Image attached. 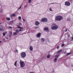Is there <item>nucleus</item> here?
<instances>
[{
    "label": "nucleus",
    "mask_w": 73,
    "mask_h": 73,
    "mask_svg": "<svg viewBox=\"0 0 73 73\" xmlns=\"http://www.w3.org/2000/svg\"><path fill=\"white\" fill-rule=\"evenodd\" d=\"M16 62H17V61Z\"/></svg>",
    "instance_id": "49"
},
{
    "label": "nucleus",
    "mask_w": 73,
    "mask_h": 73,
    "mask_svg": "<svg viewBox=\"0 0 73 73\" xmlns=\"http://www.w3.org/2000/svg\"><path fill=\"white\" fill-rule=\"evenodd\" d=\"M11 17H13V15H11Z\"/></svg>",
    "instance_id": "40"
},
{
    "label": "nucleus",
    "mask_w": 73,
    "mask_h": 73,
    "mask_svg": "<svg viewBox=\"0 0 73 73\" xmlns=\"http://www.w3.org/2000/svg\"><path fill=\"white\" fill-rule=\"evenodd\" d=\"M50 11H52V9L50 8Z\"/></svg>",
    "instance_id": "34"
},
{
    "label": "nucleus",
    "mask_w": 73,
    "mask_h": 73,
    "mask_svg": "<svg viewBox=\"0 0 73 73\" xmlns=\"http://www.w3.org/2000/svg\"><path fill=\"white\" fill-rule=\"evenodd\" d=\"M19 9H18L17 10V11H19Z\"/></svg>",
    "instance_id": "50"
},
{
    "label": "nucleus",
    "mask_w": 73,
    "mask_h": 73,
    "mask_svg": "<svg viewBox=\"0 0 73 73\" xmlns=\"http://www.w3.org/2000/svg\"><path fill=\"white\" fill-rule=\"evenodd\" d=\"M41 34L40 33L37 34V36H36V37H38V38H39V37H40L41 36Z\"/></svg>",
    "instance_id": "8"
},
{
    "label": "nucleus",
    "mask_w": 73,
    "mask_h": 73,
    "mask_svg": "<svg viewBox=\"0 0 73 73\" xmlns=\"http://www.w3.org/2000/svg\"><path fill=\"white\" fill-rule=\"evenodd\" d=\"M23 21H24V22H25V19H23Z\"/></svg>",
    "instance_id": "38"
},
{
    "label": "nucleus",
    "mask_w": 73,
    "mask_h": 73,
    "mask_svg": "<svg viewBox=\"0 0 73 73\" xmlns=\"http://www.w3.org/2000/svg\"><path fill=\"white\" fill-rule=\"evenodd\" d=\"M9 33L10 34V35H9V37H11V36H12V32H11Z\"/></svg>",
    "instance_id": "15"
},
{
    "label": "nucleus",
    "mask_w": 73,
    "mask_h": 73,
    "mask_svg": "<svg viewBox=\"0 0 73 73\" xmlns=\"http://www.w3.org/2000/svg\"><path fill=\"white\" fill-rule=\"evenodd\" d=\"M54 4V3H50V4Z\"/></svg>",
    "instance_id": "37"
},
{
    "label": "nucleus",
    "mask_w": 73,
    "mask_h": 73,
    "mask_svg": "<svg viewBox=\"0 0 73 73\" xmlns=\"http://www.w3.org/2000/svg\"><path fill=\"white\" fill-rule=\"evenodd\" d=\"M19 20H21V16H19Z\"/></svg>",
    "instance_id": "25"
},
{
    "label": "nucleus",
    "mask_w": 73,
    "mask_h": 73,
    "mask_svg": "<svg viewBox=\"0 0 73 73\" xmlns=\"http://www.w3.org/2000/svg\"><path fill=\"white\" fill-rule=\"evenodd\" d=\"M13 35V36H15V35H17V33L16 32H14Z\"/></svg>",
    "instance_id": "10"
},
{
    "label": "nucleus",
    "mask_w": 73,
    "mask_h": 73,
    "mask_svg": "<svg viewBox=\"0 0 73 73\" xmlns=\"http://www.w3.org/2000/svg\"><path fill=\"white\" fill-rule=\"evenodd\" d=\"M29 49L31 51H32V50H33V47L32 46H30Z\"/></svg>",
    "instance_id": "11"
},
{
    "label": "nucleus",
    "mask_w": 73,
    "mask_h": 73,
    "mask_svg": "<svg viewBox=\"0 0 73 73\" xmlns=\"http://www.w3.org/2000/svg\"><path fill=\"white\" fill-rule=\"evenodd\" d=\"M9 28H10L11 29H12L13 28H12V27H11V26H9Z\"/></svg>",
    "instance_id": "30"
},
{
    "label": "nucleus",
    "mask_w": 73,
    "mask_h": 73,
    "mask_svg": "<svg viewBox=\"0 0 73 73\" xmlns=\"http://www.w3.org/2000/svg\"><path fill=\"white\" fill-rule=\"evenodd\" d=\"M16 63L17 62H15V63L14 64V65L16 66H17L16 65Z\"/></svg>",
    "instance_id": "27"
},
{
    "label": "nucleus",
    "mask_w": 73,
    "mask_h": 73,
    "mask_svg": "<svg viewBox=\"0 0 73 73\" xmlns=\"http://www.w3.org/2000/svg\"><path fill=\"white\" fill-rule=\"evenodd\" d=\"M44 31H45L46 32H49V29H48V27H45L44 29Z\"/></svg>",
    "instance_id": "7"
},
{
    "label": "nucleus",
    "mask_w": 73,
    "mask_h": 73,
    "mask_svg": "<svg viewBox=\"0 0 73 73\" xmlns=\"http://www.w3.org/2000/svg\"><path fill=\"white\" fill-rule=\"evenodd\" d=\"M21 7H22V5H21V6L19 7V8L18 9H21Z\"/></svg>",
    "instance_id": "29"
},
{
    "label": "nucleus",
    "mask_w": 73,
    "mask_h": 73,
    "mask_svg": "<svg viewBox=\"0 0 73 73\" xmlns=\"http://www.w3.org/2000/svg\"><path fill=\"white\" fill-rule=\"evenodd\" d=\"M51 29L52 30H56L58 29V26L56 24H53L51 27Z\"/></svg>",
    "instance_id": "2"
},
{
    "label": "nucleus",
    "mask_w": 73,
    "mask_h": 73,
    "mask_svg": "<svg viewBox=\"0 0 73 73\" xmlns=\"http://www.w3.org/2000/svg\"><path fill=\"white\" fill-rule=\"evenodd\" d=\"M14 52H17V53H18V50H15L14 51H13Z\"/></svg>",
    "instance_id": "20"
},
{
    "label": "nucleus",
    "mask_w": 73,
    "mask_h": 73,
    "mask_svg": "<svg viewBox=\"0 0 73 73\" xmlns=\"http://www.w3.org/2000/svg\"><path fill=\"white\" fill-rule=\"evenodd\" d=\"M71 66H72V67H73V65H71Z\"/></svg>",
    "instance_id": "47"
},
{
    "label": "nucleus",
    "mask_w": 73,
    "mask_h": 73,
    "mask_svg": "<svg viewBox=\"0 0 73 73\" xmlns=\"http://www.w3.org/2000/svg\"><path fill=\"white\" fill-rule=\"evenodd\" d=\"M57 60V58H55L54 60V62H56Z\"/></svg>",
    "instance_id": "17"
},
{
    "label": "nucleus",
    "mask_w": 73,
    "mask_h": 73,
    "mask_svg": "<svg viewBox=\"0 0 73 73\" xmlns=\"http://www.w3.org/2000/svg\"><path fill=\"white\" fill-rule=\"evenodd\" d=\"M3 41H6V40H5V39H3Z\"/></svg>",
    "instance_id": "32"
},
{
    "label": "nucleus",
    "mask_w": 73,
    "mask_h": 73,
    "mask_svg": "<svg viewBox=\"0 0 73 73\" xmlns=\"http://www.w3.org/2000/svg\"><path fill=\"white\" fill-rule=\"evenodd\" d=\"M6 20H8V21H9L11 20V19H10V18L9 17L6 18Z\"/></svg>",
    "instance_id": "16"
},
{
    "label": "nucleus",
    "mask_w": 73,
    "mask_h": 73,
    "mask_svg": "<svg viewBox=\"0 0 73 73\" xmlns=\"http://www.w3.org/2000/svg\"><path fill=\"white\" fill-rule=\"evenodd\" d=\"M21 57H23V58H24L26 56V53L25 52H23L21 54Z\"/></svg>",
    "instance_id": "5"
},
{
    "label": "nucleus",
    "mask_w": 73,
    "mask_h": 73,
    "mask_svg": "<svg viewBox=\"0 0 73 73\" xmlns=\"http://www.w3.org/2000/svg\"><path fill=\"white\" fill-rule=\"evenodd\" d=\"M72 40H73V37H72Z\"/></svg>",
    "instance_id": "44"
},
{
    "label": "nucleus",
    "mask_w": 73,
    "mask_h": 73,
    "mask_svg": "<svg viewBox=\"0 0 73 73\" xmlns=\"http://www.w3.org/2000/svg\"><path fill=\"white\" fill-rule=\"evenodd\" d=\"M41 42H44L45 41V39L43 38H41Z\"/></svg>",
    "instance_id": "13"
},
{
    "label": "nucleus",
    "mask_w": 73,
    "mask_h": 73,
    "mask_svg": "<svg viewBox=\"0 0 73 73\" xmlns=\"http://www.w3.org/2000/svg\"><path fill=\"white\" fill-rule=\"evenodd\" d=\"M63 17L60 15H58L55 18V20L56 21H61V20H62Z\"/></svg>",
    "instance_id": "1"
},
{
    "label": "nucleus",
    "mask_w": 73,
    "mask_h": 73,
    "mask_svg": "<svg viewBox=\"0 0 73 73\" xmlns=\"http://www.w3.org/2000/svg\"><path fill=\"white\" fill-rule=\"evenodd\" d=\"M20 63L21 67H23L25 65V64L24 63V62H23L21 60H20Z\"/></svg>",
    "instance_id": "3"
},
{
    "label": "nucleus",
    "mask_w": 73,
    "mask_h": 73,
    "mask_svg": "<svg viewBox=\"0 0 73 73\" xmlns=\"http://www.w3.org/2000/svg\"><path fill=\"white\" fill-rule=\"evenodd\" d=\"M18 28L19 29H23V28L20 27V25H18L17 26Z\"/></svg>",
    "instance_id": "12"
},
{
    "label": "nucleus",
    "mask_w": 73,
    "mask_h": 73,
    "mask_svg": "<svg viewBox=\"0 0 73 73\" xmlns=\"http://www.w3.org/2000/svg\"><path fill=\"white\" fill-rule=\"evenodd\" d=\"M29 3H31V0H29Z\"/></svg>",
    "instance_id": "28"
},
{
    "label": "nucleus",
    "mask_w": 73,
    "mask_h": 73,
    "mask_svg": "<svg viewBox=\"0 0 73 73\" xmlns=\"http://www.w3.org/2000/svg\"><path fill=\"white\" fill-rule=\"evenodd\" d=\"M59 56V55H56V58H58V57Z\"/></svg>",
    "instance_id": "23"
},
{
    "label": "nucleus",
    "mask_w": 73,
    "mask_h": 73,
    "mask_svg": "<svg viewBox=\"0 0 73 73\" xmlns=\"http://www.w3.org/2000/svg\"><path fill=\"white\" fill-rule=\"evenodd\" d=\"M2 42L1 41H0V43H1Z\"/></svg>",
    "instance_id": "45"
},
{
    "label": "nucleus",
    "mask_w": 73,
    "mask_h": 73,
    "mask_svg": "<svg viewBox=\"0 0 73 73\" xmlns=\"http://www.w3.org/2000/svg\"><path fill=\"white\" fill-rule=\"evenodd\" d=\"M67 29H66V30H65V32H67Z\"/></svg>",
    "instance_id": "41"
},
{
    "label": "nucleus",
    "mask_w": 73,
    "mask_h": 73,
    "mask_svg": "<svg viewBox=\"0 0 73 73\" xmlns=\"http://www.w3.org/2000/svg\"><path fill=\"white\" fill-rule=\"evenodd\" d=\"M0 30H1V31H2V29H1V28H0Z\"/></svg>",
    "instance_id": "39"
},
{
    "label": "nucleus",
    "mask_w": 73,
    "mask_h": 73,
    "mask_svg": "<svg viewBox=\"0 0 73 73\" xmlns=\"http://www.w3.org/2000/svg\"><path fill=\"white\" fill-rule=\"evenodd\" d=\"M41 22L45 23V22H47L48 21V19L46 18H42L41 20Z\"/></svg>",
    "instance_id": "4"
},
{
    "label": "nucleus",
    "mask_w": 73,
    "mask_h": 73,
    "mask_svg": "<svg viewBox=\"0 0 73 73\" xmlns=\"http://www.w3.org/2000/svg\"><path fill=\"white\" fill-rule=\"evenodd\" d=\"M25 8H27V6H25Z\"/></svg>",
    "instance_id": "42"
},
{
    "label": "nucleus",
    "mask_w": 73,
    "mask_h": 73,
    "mask_svg": "<svg viewBox=\"0 0 73 73\" xmlns=\"http://www.w3.org/2000/svg\"><path fill=\"white\" fill-rule=\"evenodd\" d=\"M66 53V51L64 52V54Z\"/></svg>",
    "instance_id": "43"
},
{
    "label": "nucleus",
    "mask_w": 73,
    "mask_h": 73,
    "mask_svg": "<svg viewBox=\"0 0 73 73\" xmlns=\"http://www.w3.org/2000/svg\"><path fill=\"white\" fill-rule=\"evenodd\" d=\"M71 53H72V52L68 53L67 54V55L66 56H68V55H69Z\"/></svg>",
    "instance_id": "22"
},
{
    "label": "nucleus",
    "mask_w": 73,
    "mask_h": 73,
    "mask_svg": "<svg viewBox=\"0 0 73 73\" xmlns=\"http://www.w3.org/2000/svg\"><path fill=\"white\" fill-rule=\"evenodd\" d=\"M65 5L69 6L70 5V3L69 2L67 1L65 2Z\"/></svg>",
    "instance_id": "6"
},
{
    "label": "nucleus",
    "mask_w": 73,
    "mask_h": 73,
    "mask_svg": "<svg viewBox=\"0 0 73 73\" xmlns=\"http://www.w3.org/2000/svg\"><path fill=\"white\" fill-rule=\"evenodd\" d=\"M65 45V44H62V46H64Z\"/></svg>",
    "instance_id": "31"
},
{
    "label": "nucleus",
    "mask_w": 73,
    "mask_h": 73,
    "mask_svg": "<svg viewBox=\"0 0 73 73\" xmlns=\"http://www.w3.org/2000/svg\"><path fill=\"white\" fill-rule=\"evenodd\" d=\"M13 16H14V17H15L16 16V15L15 14H12Z\"/></svg>",
    "instance_id": "26"
},
{
    "label": "nucleus",
    "mask_w": 73,
    "mask_h": 73,
    "mask_svg": "<svg viewBox=\"0 0 73 73\" xmlns=\"http://www.w3.org/2000/svg\"><path fill=\"white\" fill-rule=\"evenodd\" d=\"M56 3H54V4H56Z\"/></svg>",
    "instance_id": "48"
},
{
    "label": "nucleus",
    "mask_w": 73,
    "mask_h": 73,
    "mask_svg": "<svg viewBox=\"0 0 73 73\" xmlns=\"http://www.w3.org/2000/svg\"><path fill=\"white\" fill-rule=\"evenodd\" d=\"M1 24V23H0V24Z\"/></svg>",
    "instance_id": "51"
},
{
    "label": "nucleus",
    "mask_w": 73,
    "mask_h": 73,
    "mask_svg": "<svg viewBox=\"0 0 73 73\" xmlns=\"http://www.w3.org/2000/svg\"><path fill=\"white\" fill-rule=\"evenodd\" d=\"M3 35L4 36H5V33H3Z\"/></svg>",
    "instance_id": "24"
},
{
    "label": "nucleus",
    "mask_w": 73,
    "mask_h": 73,
    "mask_svg": "<svg viewBox=\"0 0 73 73\" xmlns=\"http://www.w3.org/2000/svg\"><path fill=\"white\" fill-rule=\"evenodd\" d=\"M19 24L20 25H22V23H19Z\"/></svg>",
    "instance_id": "33"
},
{
    "label": "nucleus",
    "mask_w": 73,
    "mask_h": 73,
    "mask_svg": "<svg viewBox=\"0 0 73 73\" xmlns=\"http://www.w3.org/2000/svg\"><path fill=\"white\" fill-rule=\"evenodd\" d=\"M70 21V18H68L67 20V21Z\"/></svg>",
    "instance_id": "18"
},
{
    "label": "nucleus",
    "mask_w": 73,
    "mask_h": 73,
    "mask_svg": "<svg viewBox=\"0 0 73 73\" xmlns=\"http://www.w3.org/2000/svg\"><path fill=\"white\" fill-rule=\"evenodd\" d=\"M50 57V55H48L47 56V58H49Z\"/></svg>",
    "instance_id": "21"
},
{
    "label": "nucleus",
    "mask_w": 73,
    "mask_h": 73,
    "mask_svg": "<svg viewBox=\"0 0 73 73\" xmlns=\"http://www.w3.org/2000/svg\"><path fill=\"white\" fill-rule=\"evenodd\" d=\"M16 32H17V33H19V32H20L19 31V30L18 29H17L16 30Z\"/></svg>",
    "instance_id": "19"
},
{
    "label": "nucleus",
    "mask_w": 73,
    "mask_h": 73,
    "mask_svg": "<svg viewBox=\"0 0 73 73\" xmlns=\"http://www.w3.org/2000/svg\"><path fill=\"white\" fill-rule=\"evenodd\" d=\"M61 52H62V49H61L58 51L57 52V53H58V54H59V53H61Z\"/></svg>",
    "instance_id": "14"
},
{
    "label": "nucleus",
    "mask_w": 73,
    "mask_h": 73,
    "mask_svg": "<svg viewBox=\"0 0 73 73\" xmlns=\"http://www.w3.org/2000/svg\"><path fill=\"white\" fill-rule=\"evenodd\" d=\"M40 24V23L38 22V21H36L35 22V25H39Z\"/></svg>",
    "instance_id": "9"
},
{
    "label": "nucleus",
    "mask_w": 73,
    "mask_h": 73,
    "mask_svg": "<svg viewBox=\"0 0 73 73\" xmlns=\"http://www.w3.org/2000/svg\"><path fill=\"white\" fill-rule=\"evenodd\" d=\"M22 31V30L21 29H20L19 30V31Z\"/></svg>",
    "instance_id": "35"
},
{
    "label": "nucleus",
    "mask_w": 73,
    "mask_h": 73,
    "mask_svg": "<svg viewBox=\"0 0 73 73\" xmlns=\"http://www.w3.org/2000/svg\"><path fill=\"white\" fill-rule=\"evenodd\" d=\"M69 0V1H72V0Z\"/></svg>",
    "instance_id": "46"
},
{
    "label": "nucleus",
    "mask_w": 73,
    "mask_h": 73,
    "mask_svg": "<svg viewBox=\"0 0 73 73\" xmlns=\"http://www.w3.org/2000/svg\"><path fill=\"white\" fill-rule=\"evenodd\" d=\"M58 48H59V46H58L57 47V49H58Z\"/></svg>",
    "instance_id": "36"
}]
</instances>
